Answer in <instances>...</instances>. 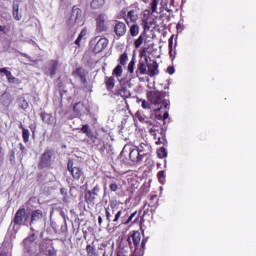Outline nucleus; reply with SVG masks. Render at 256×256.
Listing matches in <instances>:
<instances>
[{"instance_id": "obj_1", "label": "nucleus", "mask_w": 256, "mask_h": 256, "mask_svg": "<svg viewBox=\"0 0 256 256\" xmlns=\"http://www.w3.org/2000/svg\"><path fill=\"white\" fill-rule=\"evenodd\" d=\"M167 96L166 92L159 91V90H154V91H149L146 94V97L148 101L155 107V111H159L161 109H167L169 107V102L165 100V97Z\"/></svg>"}, {"instance_id": "obj_2", "label": "nucleus", "mask_w": 256, "mask_h": 256, "mask_svg": "<svg viewBox=\"0 0 256 256\" xmlns=\"http://www.w3.org/2000/svg\"><path fill=\"white\" fill-rule=\"evenodd\" d=\"M157 207H159V197L157 194H150L148 200L143 206V209L145 210L140 218L141 223H145V218L153 215L155 211H157Z\"/></svg>"}, {"instance_id": "obj_3", "label": "nucleus", "mask_w": 256, "mask_h": 256, "mask_svg": "<svg viewBox=\"0 0 256 256\" xmlns=\"http://www.w3.org/2000/svg\"><path fill=\"white\" fill-rule=\"evenodd\" d=\"M32 231L22 242L25 253L28 255H35L37 253V234H35V229L30 228Z\"/></svg>"}, {"instance_id": "obj_4", "label": "nucleus", "mask_w": 256, "mask_h": 256, "mask_svg": "<svg viewBox=\"0 0 256 256\" xmlns=\"http://www.w3.org/2000/svg\"><path fill=\"white\" fill-rule=\"evenodd\" d=\"M53 161H55V150L49 148L45 149L40 156L38 169L41 170L51 168V165H53Z\"/></svg>"}, {"instance_id": "obj_5", "label": "nucleus", "mask_w": 256, "mask_h": 256, "mask_svg": "<svg viewBox=\"0 0 256 256\" xmlns=\"http://www.w3.org/2000/svg\"><path fill=\"white\" fill-rule=\"evenodd\" d=\"M95 21L96 33H107L109 31V20L105 13L98 14Z\"/></svg>"}, {"instance_id": "obj_6", "label": "nucleus", "mask_w": 256, "mask_h": 256, "mask_svg": "<svg viewBox=\"0 0 256 256\" xmlns=\"http://www.w3.org/2000/svg\"><path fill=\"white\" fill-rule=\"evenodd\" d=\"M67 171H69L70 175L73 178V181H80L83 177V168L75 165V162L73 160L69 159L67 163Z\"/></svg>"}, {"instance_id": "obj_7", "label": "nucleus", "mask_w": 256, "mask_h": 256, "mask_svg": "<svg viewBox=\"0 0 256 256\" xmlns=\"http://www.w3.org/2000/svg\"><path fill=\"white\" fill-rule=\"evenodd\" d=\"M24 221H29V215H27L25 207H20L16 211L12 223L14 227H21V225H24Z\"/></svg>"}, {"instance_id": "obj_8", "label": "nucleus", "mask_w": 256, "mask_h": 256, "mask_svg": "<svg viewBox=\"0 0 256 256\" xmlns=\"http://www.w3.org/2000/svg\"><path fill=\"white\" fill-rule=\"evenodd\" d=\"M127 243L130 247V250L135 253V251H137L141 245V232L134 231L132 235L127 238Z\"/></svg>"}, {"instance_id": "obj_9", "label": "nucleus", "mask_w": 256, "mask_h": 256, "mask_svg": "<svg viewBox=\"0 0 256 256\" xmlns=\"http://www.w3.org/2000/svg\"><path fill=\"white\" fill-rule=\"evenodd\" d=\"M100 190L99 185L94 186L92 190H86L84 192L85 203L87 205H95V200L99 197Z\"/></svg>"}, {"instance_id": "obj_10", "label": "nucleus", "mask_w": 256, "mask_h": 256, "mask_svg": "<svg viewBox=\"0 0 256 256\" xmlns=\"http://www.w3.org/2000/svg\"><path fill=\"white\" fill-rule=\"evenodd\" d=\"M95 37L90 41V43H95L92 51L93 53H102V51H105L109 45V40L107 38H100Z\"/></svg>"}, {"instance_id": "obj_11", "label": "nucleus", "mask_w": 256, "mask_h": 256, "mask_svg": "<svg viewBox=\"0 0 256 256\" xmlns=\"http://www.w3.org/2000/svg\"><path fill=\"white\" fill-rule=\"evenodd\" d=\"M73 111L76 117H83L85 115H89L90 110L89 106L83 104V102H77L73 105Z\"/></svg>"}, {"instance_id": "obj_12", "label": "nucleus", "mask_w": 256, "mask_h": 256, "mask_svg": "<svg viewBox=\"0 0 256 256\" xmlns=\"http://www.w3.org/2000/svg\"><path fill=\"white\" fill-rule=\"evenodd\" d=\"M40 248L42 249V251H47L49 256H57V250H55V248L53 247V240L51 239L42 240L40 243Z\"/></svg>"}, {"instance_id": "obj_13", "label": "nucleus", "mask_w": 256, "mask_h": 256, "mask_svg": "<svg viewBox=\"0 0 256 256\" xmlns=\"http://www.w3.org/2000/svg\"><path fill=\"white\" fill-rule=\"evenodd\" d=\"M72 76L78 77L80 79V83H82L84 87H87V72H85V68H76L75 71L72 72Z\"/></svg>"}, {"instance_id": "obj_14", "label": "nucleus", "mask_w": 256, "mask_h": 256, "mask_svg": "<svg viewBox=\"0 0 256 256\" xmlns=\"http://www.w3.org/2000/svg\"><path fill=\"white\" fill-rule=\"evenodd\" d=\"M76 131H79V133H84L87 138L92 141V143H95L97 141V136H95V133H93V130H91V127L88 124L83 125L81 128H76Z\"/></svg>"}, {"instance_id": "obj_15", "label": "nucleus", "mask_w": 256, "mask_h": 256, "mask_svg": "<svg viewBox=\"0 0 256 256\" xmlns=\"http://www.w3.org/2000/svg\"><path fill=\"white\" fill-rule=\"evenodd\" d=\"M147 64H148V58L145 56L144 60H139L137 64L136 69V77H139L140 75H147Z\"/></svg>"}, {"instance_id": "obj_16", "label": "nucleus", "mask_w": 256, "mask_h": 256, "mask_svg": "<svg viewBox=\"0 0 256 256\" xmlns=\"http://www.w3.org/2000/svg\"><path fill=\"white\" fill-rule=\"evenodd\" d=\"M109 207L112 210V214H115V211L119 209V203H117V200H112L110 201L109 206L105 208L106 221L111 223V212Z\"/></svg>"}, {"instance_id": "obj_17", "label": "nucleus", "mask_w": 256, "mask_h": 256, "mask_svg": "<svg viewBox=\"0 0 256 256\" xmlns=\"http://www.w3.org/2000/svg\"><path fill=\"white\" fill-rule=\"evenodd\" d=\"M147 75L149 77H155V75H159V64L155 60H150L147 64Z\"/></svg>"}, {"instance_id": "obj_18", "label": "nucleus", "mask_w": 256, "mask_h": 256, "mask_svg": "<svg viewBox=\"0 0 256 256\" xmlns=\"http://www.w3.org/2000/svg\"><path fill=\"white\" fill-rule=\"evenodd\" d=\"M114 33L118 37H123L125 33H127V26L125 23L121 21H116V24L114 25Z\"/></svg>"}, {"instance_id": "obj_19", "label": "nucleus", "mask_w": 256, "mask_h": 256, "mask_svg": "<svg viewBox=\"0 0 256 256\" xmlns=\"http://www.w3.org/2000/svg\"><path fill=\"white\" fill-rule=\"evenodd\" d=\"M129 158L132 163H141L143 161V156L137 148H134L130 151Z\"/></svg>"}, {"instance_id": "obj_20", "label": "nucleus", "mask_w": 256, "mask_h": 256, "mask_svg": "<svg viewBox=\"0 0 256 256\" xmlns=\"http://www.w3.org/2000/svg\"><path fill=\"white\" fill-rule=\"evenodd\" d=\"M114 95L116 97H122V99H129L131 97V91L127 87L121 86L115 91Z\"/></svg>"}, {"instance_id": "obj_21", "label": "nucleus", "mask_w": 256, "mask_h": 256, "mask_svg": "<svg viewBox=\"0 0 256 256\" xmlns=\"http://www.w3.org/2000/svg\"><path fill=\"white\" fill-rule=\"evenodd\" d=\"M140 155H142V158L145 159V157H148V155H151V145L141 143L140 147L136 148Z\"/></svg>"}, {"instance_id": "obj_22", "label": "nucleus", "mask_w": 256, "mask_h": 256, "mask_svg": "<svg viewBox=\"0 0 256 256\" xmlns=\"http://www.w3.org/2000/svg\"><path fill=\"white\" fill-rule=\"evenodd\" d=\"M40 219H43V211L39 209L32 210L30 213V225H33L36 221H40Z\"/></svg>"}, {"instance_id": "obj_23", "label": "nucleus", "mask_w": 256, "mask_h": 256, "mask_svg": "<svg viewBox=\"0 0 256 256\" xmlns=\"http://www.w3.org/2000/svg\"><path fill=\"white\" fill-rule=\"evenodd\" d=\"M59 67V61L58 60H50L48 64V71L50 77H55L57 75V69Z\"/></svg>"}, {"instance_id": "obj_24", "label": "nucleus", "mask_w": 256, "mask_h": 256, "mask_svg": "<svg viewBox=\"0 0 256 256\" xmlns=\"http://www.w3.org/2000/svg\"><path fill=\"white\" fill-rule=\"evenodd\" d=\"M115 77L114 76H105L104 77V85L107 91H113L115 89Z\"/></svg>"}, {"instance_id": "obj_25", "label": "nucleus", "mask_w": 256, "mask_h": 256, "mask_svg": "<svg viewBox=\"0 0 256 256\" xmlns=\"http://www.w3.org/2000/svg\"><path fill=\"white\" fill-rule=\"evenodd\" d=\"M142 3H149L148 9H150L151 13H157V9L159 7V1L160 0H140Z\"/></svg>"}, {"instance_id": "obj_26", "label": "nucleus", "mask_w": 256, "mask_h": 256, "mask_svg": "<svg viewBox=\"0 0 256 256\" xmlns=\"http://www.w3.org/2000/svg\"><path fill=\"white\" fill-rule=\"evenodd\" d=\"M139 19V16L137 15V12L135 10H130L128 11L125 21L127 23V25H129V23H137V20Z\"/></svg>"}, {"instance_id": "obj_27", "label": "nucleus", "mask_w": 256, "mask_h": 256, "mask_svg": "<svg viewBox=\"0 0 256 256\" xmlns=\"http://www.w3.org/2000/svg\"><path fill=\"white\" fill-rule=\"evenodd\" d=\"M19 5H20L19 0H15L12 5V9H13L12 15L16 21H21L23 17L21 14H19Z\"/></svg>"}, {"instance_id": "obj_28", "label": "nucleus", "mask_w": 256, "mask_h": 256, "mask_svg": "<svg viewBox=\"0 0 256 256\" xmlns=\"http://www.w3.org/2000/svg\"><path fill=\"white\" fill-rule=\"evenodd\" d=\"M81 14H82L81 8H77L74 6L72 8L70 20L74 21V23H77V20L81 17Z\"/></svg>"}, {"instance_id": "obj_29", "label": "nucleus", "mask_w": 256, "mask_h": 256, "mask_svg": "<svg viewBox=\"0 0 256 256\" xmlns=\"http://www.w3.org/2000/svg\"><path fill=\"white\" fill-rule=\"evenodd\" d=\"M127 61H129V53L125 50L118 58V65L125 67V65H127Z\"/></svg>"}, {"instance_id": "obj_30", "label": "nucleus", "mask_w": 256, "mask_h": 256, "mask_svg": "<svg viewBox=\"0 0 256 256\" xmlns=\"http://www.w3.org/2000/svg\"><path fill=\"white\" fill-rule=\"evenodd\" d=\"M40 117H41L43 123H47V125H51V123L53 121V115H51L47 112H42L40 114Z\"/></svg>"}, {"instance_id": "obj_31", "label": "nucleus", "mask_w": 256, "mask_h": 256, "mask_svg": "<svg viewBox=\"0 0 256 256\" xmlns=\"http://www.w3.org/2000/svg\"><path fill=\"white\" fill-rule=\"evenodd\" d=\"M86 253L88 256H97V251L95 249V242L86 245Z\"/></svg>"}, {"instance_id": "obj_32", "label": "nucleus", "mask_w": 256, "mask_h": 256, "mask_svg": "<svg viewBox=\"0 0 256 256\" xmlns=\"http://www.w3.org/2000/svg\"><path fill=\"white\" fill-rule=\"evenodd\" d=\"M123 75V66L121 64H118L112 71V77H116L119 79V77H122Z\"/></svg>"}, {"instance_id": "obj_33", "label": "nucleus", "mask_w": 256, "mask_h": 256, "mask_svg": "<svg viewBox=\"0 0 256 256\" xmlns=\"http://www.w3.org/2000/svg\"><path fill=\"white\" fill-rule=\"evenodd\" d=\"M105 5V0H91L90 7L91 9H101Z\"/></svg>"}, {"instance_id": "obj_34", "label": "nucleus", "mask_w": 256, "mask_h": 256, "mask_svg": "<svg viewBox=\"0 0 256 256\" xmlns=\"http://www.w3.org/2000/svg\"><path fill=\"white\" fill-rule=\"evenodd\" d=\"M85 35H87V29L84 28L75 40V45H77V47H81V41H83V37H85Z\"/></svg>"}, {"instance_id": "obj_35", "label": "nucleus", "mask_w": 256, "mask_h": 256, "mask_svg": "<svg viewBox=\"0 0 256 256\" xmlns=\"http://www.w3.org/2000/svg\"><path fill=\"white\" fill-rule=\"evenodd\" d=\"M129 33L131 37H137V35H139V26L137 24H132L129 28Z\"/></svg>"}, {"instance_id": "obj_36", "label": "nucleus", "mask_w": 256, "mask_h": 256, "mask_svg": "<svg viewBox=\"0 0 256 256\" xmlns=\"http://www.w3.org/2000/svg\"><path fill=\"white\" fill-rule=\"evenodd\" d=\"M135 63H136L135 56H133L127 66V71L128 73H130V75H133V73H135Z\"/></svg>"}, {"instance_id": "obj_37", "label": "nucleus", "mask_w": 256, "mask_h": 256, "mask_svg": "<svg viewBox=\"0 0 256 256\" xmlns=\"http://www.w3.org/2000/svg\"><path fill=\"white\" fill-rule=\"evenodd\" d=\"M20 129H22V139H23V141L25 143H29V137H30L29 129L23 128V125L20 126Z\"/></svg>"}, {"instance_id": "obj_38", "label": "nucleus", "mask_w": 256, "mask_h": 256, "mask_svg": "<svg viewBox=\"0 0 256 256\" xmlns=\"http://www.w3.org/2000/svg\"><path fill=\"white\" fill-rule=\"evenodd\" d=\"M168 47H169V55H170L172 61H175V52L173 54V36L170 37L168 40Z\"/></svg>"}, {"instance_id": "obj_39", "label": "nucleus", "mask_w": 256, "mask_h": 256, "mask_svg": "<svg viewBox=\"0 0 256 256\" xmlns=\"http://www.w3.org/2000/svg\"><path fill=\"white\" fill-rule=\"evenodd\" d=\"M137 215V211L133 212L128 219H125V217H122L121 223L122 225H129L133 221V218Z\"/></svg>"}, {"instance_id": "obj_40", "label": "nucleus", "mask_w": 256, "mask_h": 256, "mask_svg": "<svg viewBox=\"0 0 256 256\" xmlns=\"http://www.w3.org/2000/svg\"><path fill=\"white\" fill-rule=\"evenodd\" d=\"M157 156L159 157V159H165V157H167V150L165 149V147H161L157 150Z\"/></svg>"}, {"instance_id": "obj_41", "label": "nucleus", "mask_w": 256, "mask_h": 256, "mask_svg": "<svg viewBox=\"0 0 256 256\" xmlns=\"http://www.w3.org/2000/svg\"><path fill=\"white\" fill-rule=\"evenodd\" d=\"M157 177H158L159 183H161V185H164V184H165V179H166L165 171L160 170V171L157 173Z\"/></svg>"}, {"instance_id": "obj_42", "label": "nucleus", "mask_w": 256, "mask_h": 256, "mask_svg": "<svg viewBox=\"0 0 256 256\" xmlns=\"http://www.w3.org/2000/svg\"><path fill=\"white\" fill-rule=\"evenodd\" d=\"M125 209H120L115 213L114 219H113V223H119V220L121 219V215H123V213H125Z\"/></svg>"}, {"instance_id": "obj_43", "label": "nucleus", "mask_w": 256, "mask_h": 256, "mask_svg": "<svg viewBox=\"0 0 256 256\" xmlns=\"http://www.w3.org/2000/svg\"><path fill=\"white\" fill-rule=\"evenodd\" d=\"M143 41H144V38H143V34H141L138 39L135 40L134 42V47L136 49H139V47H141V45H143Z\"/></svg>"}, {"instance_id": "obj_44", "label": "nucleus", "mask_w": 256, "mask_h": 256, "mask_svg": "<svg viewBox=\"0 0 256 256\" xmlns=\"http://www.w3.org/2000/svg\"><path fill=\"white\" fill-rule=\"evenodd\" d=\"M19 108H20V109H23V111H25L26 109L29 108V103L27 102V100H26L25 98H23V99L20 101Z\"/></svg>"}, {"instance_id": "obj_45", "label": "nucleus", "mask_w": 256, "mask_h": 256, "mask_svg": "<svg viewBox=\"0 0 256 256\" xmlns=\"http://www.w3.org/2000/svg\"><path fill=\"white\" fill-rule=\"evenodd\" d=\"M109 189L110 191L115 192L119 189V185L117 184V182H112L109 185Z\"/></svg>"}, {"instance_id": "obj_46", "label": "nucleus", "mask_w": 256, "mask_h": 256, "mask_svg": "<svg viewBox=\"0 0 256 256\" xmlns=\"http://www.w3.org/2000/svg\"><path fill=\"white\" fill-rule=\"evenodd\" d=\"M175 73V67L174 66H168L167 68V74L173 75Z\"/></svg>"}, {"instance_id": "obj_47", "label": "nucleus", "mask_w": 256, "mask_h": 256, "mask_svg": "<svg viewBox=\"0 0 256 256\" xmlns=\"http://www.w3.org/2000/svg\"><path fill=\"white\" fill-rule=\"evenodd\" d=\"M141 107L142 109H149V103L147 102V100H142Z\"/></svg>"}, {"instance_id": "obj_48", "label": "nucleus", "mask_w": 256, "mask_h": 256, "mask_svg": "<svg viewBox=\"0 0 256 256\" xmlns=\"http://www.w3.org/2000/svg\"><path fill=\"white\" fill-rule=\"evenodd\" d=\"M145 245H147V238L142 239V242L140 244L142 251H145Z\"/></svg>"}, {"instance_id": "obj_49", "label": "nucleus", "mask_w": 256, "mask_h": 256, "mask_svg": "<svg viewBox=\"0 0 256 256\" xmlns=\"http://www.w3.org/2000/svg\"><path fill=\"white\" fill-rule=\"evenodd\" d=\"M6 77L9 83H13V81H15V78L11 72L10 75H6Z\"/></svg>"}, {"instance_id": "obj_50", "label": "nucleus", "mask_w": 256, "mask_h": 256, "mask_svg": "<svg viewBox=\"0 0 256 256\" xmlns=\"http://www.w3.org/2000/svg\"><path fill=\"white\" fill-rule=\"evenodd\" d=\"M10 72H11V71L7 70V68H1V69H0V73H4L6 76H7V75H10Z\"/></svg>"}, {"instance_id": "obj_51", "label": "nucleus", "mask_w": 256, "mask_h": 256, "mask_svg": "<svg viewBox=\"0 0 256 256\" xmlns=\"http://www.w3.org/2000/svg\"><path fill=\"white\" fill-rule=\"evenodd\" d=\"M146 53H147V49L144 48V49L140 52V57H145Z\"/></svg>"}, {"instance_id": "obj_52", "label": "nucleus", "mask_w": 256, "mask_h": 256, "mask_svg": "<svg viewBox=\"0 0 256 256\" xmlns=\"http://www.w3.org/2000/svg\"><path fill=\"white\" fill-rule=\"evenodd\" d=\"M20 151H21L22 153H25V151H27V149L24 147L23 144H20Z\"/></svg>"}, {"instance_id": "obj_53", "label": "nucleus", "mask_w": 256, "mask_h": 256, "mask_svg": "<svg viewBox=\"0 0 256 256\" xmlns=\"http://www.w3.org/2000/svg\"><path fill=\"white\" fill-rule=\"evenodd\" d=\"M6 30H7V26H1V25H0V31H1L2 33H5Z\"/></svg>"}, {"instance_id": "obj_54", "label": "nucleus", "mask_w": 256, "mask_h": 256, "mask_svg": "<svg viewBox=\"0 0 256 256\" xmlns=\"http://www.w3.org/2000/svg\"><path fill=\"white\" fill-rule=\"evenodd\" d=\"M103 224V217L99 216L98 217V225H102Z\"/></svg>"}, {"instance_id": "obj_55", "label": "nucleus", "mask_w": 256, "mask_h": 256, "mask_svg": "<svg viewBox=\"0 0 256 256\" xmlns=\"http://www.w3.org/2000/svg\"><path fill=\"white\" fill-rule=\"evenodd\" d=\"M163 119H169V112H165L163 115Z\"/></svg>"}, {"instance_id": "obj_56", "label": "nucleus", "mask_w": 256, "mask_h": 256, "mask_svg": "<svg viewBox=\"0 0 256 256\" xmlns=\"http://www.w3.org/2000/svg\"><path fill=\"white\" fill-rule=\"evenodd\" d=\"M57 87H58V89H62V88H63V82H59V83L57 84Z\"/></svg>"}, {"instance_id": "obj_57", "label": "nucleus", "mask_w": 256, "mask_h": 256, "mask_svg": "<svg viewBox=\"0 0 256 256\" xmlns=\"http://www.w3.org/2000/svg\"><path fill=\"white\" fill-rule=\"evenodd\" d=\"M161 138H158V140L156 141V145H161Z\"/></svg>"}, {"instance_id": "obj_58", "label": "nucleus", "mask_w": 256, "mask_h": 256, "mask_svg": "<svg viewBox=\"0 0 256 256\" xmlns=\"http://www.w3.org/2000/svg\"><path fill=\"white\" fill-rule=\"evenodd\" d=\"M0 256H7V254L3 251H0Z\"/></svg>"}, {"instance_id": "obj_59", "label": "nucleus", "mask_w": 256, "mask_h": 256, "mask_svg": "<svg viewBox=\"0 0 256 256\" xmlns=\"http://www.w3.org/2000/svg\"><path fill=\"white\" fill-rule=\"evenodd\" d=\"M139 221V216H137L136 218H135V220L133 221V223H137Z\"/></svg>"}, {"instance_id": "obj_60", "label": "nucleus", "mask_w": 256, "mask_h": 256, "mask_svg": "<svg viewBox=\"0 0 256 256\" xmlns=\"http://www.w3.org/2000/svg\"><path fill=\"white\" fill-rule=\"evenodd\" d=\"M116 256H123V255H122L121 253H119V252H118V253L116 254Z\"/></svg>"}, {"instance_id": "obj_61", "label": "nucleus", "mask_w": 256, "mask_h": 256, "mask_svg": "<svg viewBox=\"0 0 256 256\" xmlns=\"http://www.w3.org/2000/svg\"><path fill=\"white\" fill-rule=\"evenodd\" d=\"M106 255H107V253H106V252H104V253H103V256H106Z\"/></svg>"}, {"instance_id": "obj_62", "label": "nucleus", "mask_w": 256, "mask_h": 256, "mask_svg": "<svg viewBox=\"0 0 256 256\" xmlns=\"http://www.w3.org/2000/svg\"><path fill=\"white\" fill-rule=\"evenodd\" d=\"M61 193H63V189H61Z\"/></svg>"}]
</instances>
